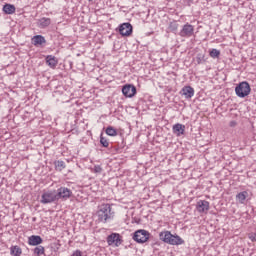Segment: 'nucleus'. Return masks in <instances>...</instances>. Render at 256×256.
I'll list each match as a JSON object with an SVG mask.
<instances>
[{
  "label": "nucleus",
  "mask_w": 256,
  "mask_h": 256,
  "mask_svg": "<svg viewBox=\"0 0 256 256\" xmlns=\"http://www.w3.org/2000/svg\"><path fill=\"white\" fill-rule=\"evenodd\" d=\"M49 25H51V18L43 17L38 20V27H40V29H45L49 27Z\"/></svg>",
  "instance_id": "nucleus-17"
},
{
  "label": "nucleus",
  "mask_w": 256,
  "mask_h": 256,
  "mask_svg": "<svg viewBox=\"0 0 256 256\" xmlns=\"http://www.w3.org/2000/svg\"><path fill=\"white\" fill-rule=\"evenodd\" d=\"M172 131L176 137H181V135H185V125L177 123L173 125Z\"/></svg>",
  "instance_id": "nucleus-15"
},
{
  "label": "nucleus",
  "mask_w": 256,
  "mask_h": 256,
  "mask_svg": "<svg viewBox=\"0 0 256 256\" xmlns=\"http://www.w3.org/2000/svg\"><path fill=\"white\" fill-rule=\"evenodd\" d=\"M180 95L185 99H191L195 95V89L191 86H184L180 91Z\"/></svg>",
  "instance_id": "nucleus-11"
},
{
  "label": "nucleus",
  "mask_w": 256,
  "mask_h": 256,
  "mask_svg": "<svg viewBox=\"0 0 256 256\" xmlns=\"http://www.w3.org/2000/svg\"><path fill=\"white\" fill-rule=\"evenodd\" d=\"M249 197V193L247 191L240 192L236 195V199L241 205L245 203V200Z\"/></svg>",
  "instance_id": "nucleus-19"
},
{
  "label": "nucleus",
  "mask_w": 256,
  "mask_h": 256,
  "mask_svg": "<svg viewBox=\"0 0 256 256\" xmlns=\"http://www.w3.org/2000/svg\"><path fill=\"white\" fill-rule=\"evenodd\" d=\"M106 241L108 245H114L115 247H119L120 245L123 244V238L119 233H112L108 235Z\"/></svg>",
  "instance_id": "nucleus-7"
},
{
  "label": "nucleus",
  "mask_w": 256,
  "mask_h": 256,
  "mask_svg": "<svg viewBox=\"0 0 256 256\" xmlns=\"http://www.w3.org/2000/svg\"><path fill=\"white\" fill-rule=\"evenodd\" d=\"M10 253L12 256H21V253H23V251L21 250V247H19V246H12L10 248Z\"/></svg>",
  "instance_id": "nucleus-21"
},
{
  "label": "nucleus",
  "mask_w": 256,
  "mask_h": 256,
  "mask_svg": "<svg viewBox=\"0 0 256 256\" xmlns=\"http://www.w3.org/2000/svg\"><path fill=\"white\" fill-rule=\"evenodd\" d=\"M55 201H58L57 198V192L55 191H46L42 194L40 202L43 205H47L49 203H55Z\"/></svg>",
  "instance_id": "nucleus-5"
},
{
  "label": "nucleus",
  "mask_w": 256,
  "mask_h": 256,
  "mask_svg": "<svg viewBox=\"0 0 256 256\" xmlns=\"http://www.w3.org/2000/svg\"><path fill=\"white\" fill-rule=\"evenodd\" d=\"M45 43H47V40H45V37L43 35H36L32 38V45H34L35 47L45 45Z\"/></svg>",
  "instance_id": "nucleus-16"
},
{
  "label": "nucleus",
  "mask_w": 256,
  "mask_h": 256,
  "mask_svg": "<svg viewBox=\"0 0 256 256\" xmlns=\"http://www.w3.org/2000/svg\"><path fill=\"white\" fill-rule=\"evenodd\" d=\"M198 213H207L209 211V201L199 200L196 205Z\"/></svg>",
  "instance_id": "nucleus-12"
},
{
  "label": "nucleus",
  "mask_w": 256,
  "mask_h": 256,
  "mask_svg": "<svg viewBox=\"0 0 256 256\" xmlns=\"http://www.w3.org/2000/svg\"><path fill=\"white\" fill-rule=\"evenodd\" d=\"M35 256L45 255V247L39 245L33 249Z\"/></svg>",
  "instance_id": "nucleus-23"
},
{
  "label": "nucleus",
  "mask_w": 256,
  "mask_h": 256,
  "mask_svg": "<svg viewBox=\"0 0 256 256\" xmlns=\"http://www.w3.org/2000/svg\"><path fill=\"white\" fill-rule=\"evenodd\" d=\"M43 243V238L39 235H32L28 237V245H31L33 247H39Z\"/></svg>",
  "instance_id": "nucleus-13"
},
{
  "label": "nucleus",
  "mask_w": 256,
  "mask_h": 256,
  "mask_svg": "<svg viewBox=\"0 0 256 256\" xmlns=\"http://www.w3.org/2000/svg\"><path fill=\"white\" fill-rule=\"evenodd\" d=\"M235 93L237 97H240V99H245V97H248V95L251 93V86L249 85V82H240L235 87Z\"/></svg>",
  "instance_id": "nucleus-3"
},
{
  "label": "nucleus",
  "mask_w": 256,
  "mask_h": 256,
  "mask_svg": "<svg viewBox=\"0 0 256 256\" xmlns=\"http://www.w3.org/2000/svg\"><path fill=\"white\" fill-rule=\"evenodd\" d=\"M249 239H250L252 242H255V241H256L255 235H250V236H249Z\"/></svg>",
  "instance_id": "nucleus-28"
},
{
  "label": "nucleus",
  "mask_w": 256,
  "mask_h": 256,
  "mask_svg": "<svg viewBox=\"0 0 256 256\" xmlns=\"http://www.w3.org/2000/svg\"><path fill=\"white\" fill-rule=\"evenodd\" d=\"M196 61L198 65H202V63H205V61H207L205 59V54H198L196 57Z\"/></svg>",
  "instance_id": "nucleus-25"
},
{
  "label": "nucleus",
  "mask_w": 256,
  "mask_h": 256,
  "mask_svg": "<svg viewBox=\"0 0 256 256\" xmlns=\"http://www.w3.org/2000/svg\"><path fill=\"white\" fill-rule=\"evenodd\" d=\"M193 33H195V27L186 23L179 32V35L180 37H193Z\"/></svg>",
  "instance_id": "nucleus-9"
},
{
  "label": "nucleus",
  "mask_w": 256,
  "mask_h": 256,
  "mask_svg": "<svg viewBox=\"0 0 256 256\" xmlns=\"http://www.w3.org/2000/svg\"><path fill=\"white\" fill-rule=\"evenodd\" d=\"M219 55H221V51H219L215 48L210 50V57H212V59H217L219 57Z\"/></svg>",
  "instance_id": "nucleus-24"
},
{
  "label": "nucleus",
  "mask_w": 256,
  "mask_h": 256,
  "mask_svg": "<svg viewBox=\"0 0 256 256\" xmlns=\"http://www.w3.org/2000/svg\"><path fill=\"white\" fill-rule=\"evenodd\" d=\"M99 223H107L113 219L111 204H102L97 213Z\"/></svg>",
  "instance_id": "nucleus-1"
},
{
  "label": "nucleus",
  "mask_w": 256,
  "mask_h": 256,
  "mask_svg": "<svg viewBox=\"0 0 256 256\" xmlns=\"http://www.w3.org/2000/svg\"><path fill=\"white\" fill-rule=\"evenodd\" d=\"M105 132L106 135H109V137H117V129H115L113 126H108Z\"/></svg>",
  "instance_id": "nucleus-22"
},
{
  "label": "nucleus",
  "mask_w": 256,
  "mask_h": 256,
  "mask_svg": "<svg viewBox=\"0 0 256 256\" xmlns=\"http://www.w3.org/2000/svg\"><path fill=\"white\" fill-rule=\"evenodd\" d=\"M101 171H103V168L99 165L94 166V173H101Z\"/></svg>",
  "instance_id": "nucleus-27"
},
{
  "label": "nucleus",
  "mask_w": 256,
  "mask_h": 256,
  "mask_svg": "<svg viewBox=\"0 0 256 256\" xmlns=\"http://www.w3.org/2000/svg\"><path fill=\"white\" fill-rule=\"evenodd\" d=\"M149 237H151V233L147 230H137L133 234V239L136 241V243H147L149 241Z\"/></svg>",
  "instance_id": "nucleus-4"
},
{
  "label": "nucleus",
  "mask_w": 256,
  "mask_h": 256,
  "mask_svg": "<svg viewBox=\"0 0 256 256\" xmlns=\"http://www.w3.org/2000/svg\"><path fill=\"white\" fill-rule=\"evenodd\" d=\"M100 144L102 145V147H109V141L107 140V138L103 137V135L100 136Z\"/></svg>",
  "instance_id": "nucleus-26"
},
{
  "label": "nucleus",
  "mask_w": 256,
  "mask_h": 256,
  "mask_svg": "<svg viewBox=\"0 0 256 256\" xmlns=\"http://www.w3.org/2000/svg\"><path fill=\"white\" fill-rule=\"evenodd\" d=\"M230 126H231V127H235V122L232 121L231 124H230Z\"/></svg>",
  "instance_id": "nucleus-29"
},
{
  "label": "nucleus",
  "mask_w": 256,
  "mask_h": 256,
  "mask_svg": "<svg viewBox=\"0 0 256 256\" xmlns=\"http://www.w3.org/2000/svg\"><path fill=\"white\" fill-rule=\"evenodd\" d=\"M118 30L122 37H129L133 33V26L131 23H123L119 26Z\"/></svg>",
  "instance_id": "nucleus-10"
},
{
  "label": "nucleus",
  "mask_w": 256,
  "mask_h": 256,
  "mask_svg": "<svg viewBox=\"0 0 256 256\" xmlns=\"http://www.w3.org/2000/svg\"><path fill=\"white\" fill-rule=\"evenodd\" d=\"M160 240L168 245H183L185 241L179 236L171 234L169 231L160 232Z\"/></svg>",
  "instance_id": "nucleus-2"
},
{
  "label": "nucleus",
  "mask_w": 256,
  "mask_h": 256,
  "mask_svg": "<svg viewBox=\"0 0 256 256\" xmlns=\"http://www.w3.org/2000/svg\"><path fill=\"white\" fill-rule=\"evenodd\" d=\"M3 11L6 15H13V13H15V11H16L15 5L5 4L3 6Z\"/></svg>",
  "instance_id": "nucleus-18"
},
{
  "label": "nucleus",
  "mask_w": 256,
  "mask_h": 256,
  "mask_svg": "<svg viewBox=\"0 0 256 256\" xmlns=\"http://www.w3.org/2000/svg\"><path fill=\"white\" fill-rule=\"evenodd\" d=\"M71 195H73V191L67 187H60L57 189L56 197L59 201L61 199L62 201H67V199H70Z\"/></svg>",
  "instance_id": "nucleus-6"
},
{
  "label": "nucleus",
  "mask_w": 256,
  "mask_h": 256,
  "mask_svg": "<svg viewBox=\"0 0 256 256\" xmlns=\"http://www.w3.org/2000/svg\"><path fill=\"white\" fill-rule=\"evenodd\" d=\"M54 167L56 171H63V169H65L66 165H65V161L62 160H56L54 161Z\"/></svg>",
  "instance_id": "nucleus-20"
},
{
  "label": "nucleus",
  "mask_w": 256,
  "mask_h": 256,
  "mask_svg": "<svg viewBox=\"0 0 256 256\" xmlns=\"http://www.w3.org/2000/svg\"><path fill=\"white\" fill-rule=\"evenodd\" d=\"M122 93L124 97H128V98L135 97V95H137V88L135 87V85L126 84L122 88Z\"/></svg>",
  "instance_id": "nucleus-8"
},
{
  "label": "nucleus",
  "mask_w": 256,
  "mask_h": 256,
  "mask_svg": "<svg viewBox=\"0 0 256 256\" xmlns=\"http://www.w3.org/2000/svg\"><path fill=\"white\" fill-rule=\"evenodd\" d=\"M45 61L46 65H48L50 69H55V67H57V65L59 64V60L53 55L46 56Z\"/></svg>",
  "instance_id": "nucleus-14"
}]
</instances>
